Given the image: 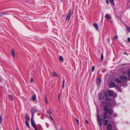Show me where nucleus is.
<instances>
[{"label":"nucleus","instance_id":"nucleus-1","mask_svg":"<svg viewBox=\"0 0 130 130\" xmlns=\"http://www.w3.org/2000/svg\"><path fill=\"white\" fill-rule=\"evenodd\" d=\"M104 112L103 115L101 116L102 118L100 119L99 115H97V119L99 126L101 127L103 125L106 126L107 125L108 120H106L107 118L109 121L113 118H115L117 116L116 113H114V111L111 108H109L107 106L105 105L104 107Z\"/></svg>","mask_w":130,"mask_h":130},{"label":"nucleus","instance_id":"nucleus-2","mask_svg":"<svg viewBox=\"0 0 130 130\" xmlns=\"http://www.w3.org/2000/svg\"><path fill=\"white\" fill-rule=\"evenodd\" d=\"M72 14V12L71 9H70L69 11L68 15L67 16L66 18V20H68V21H70V18L71 17V15Z\"/></svg>","mask_w":130,"mask_h":130},{"label":"nucleus","instance_id":"nucleus-3","mask_svg":"<svg viewBox=\"0 0 130 130\" xmlns=\"http://www.w3.org/2000/svg\"><path fill=\"white\" fill-rule=\"evenodd\" d=\"M31 125L34 129L35 130H37L38 129L37 127L36 124L35 122H34L33 120H32H32H31Z\"/></svg>","mask_w":130,"mask_h":130},{"label":"nucleus","instance_id":"nucleus-4","mask_svg":"<svg viewBox=\"0 0 130 130\" xmlns=\"http://www.w3.org/2000/svg\"><path fill=\"white\" fill-rule=\"evenodd\" d=\"M106 92L105 93H101L100 95V100H102L104 98L105 96L106 95Z\"/></svg>","mask_w":130,"mask_h":130},{"label":"nucleus","instance_id":"nucleus-5","mask_svg":"<svg viewBox=\"0 0 130 130\" xmlns=\"http://www.w3.org/2000/svg\"><path fill=\"white\" fill-rule=\"evenodd\" d=\"M115 85L116 84L114 82H111L110 83V84L109 86V87L110 88H113L115 87Z\"/></svg>","mask_w":130,"mask_h":130},{"label":"nucleus","instance_id":"nucleus-6","mask_svg":"<svg viewBox=\"0 0 130 130\" xmlns=\"http://www.w3.org/2000/svg\"><path fill=\"white\" fill-rule=\"evenodd\" d=\"M120 78L123 81H125L127 79V77L126 76L122 75L120 76Z\"/></svg>","mask_w":130,"mask_h":130},{"label":"nucleus","instance_id":"nucleus-7","mask_svg":"<svg viewBox=\"0 0 130 130\" xmlns=\"http://www.w3.org/2000/svg\"><path fill=\"white\" fill-rule=\"evenodd\" d=\"M114 81L118 84H120L122 83V82L119 78H117L114 79Z\"/></svg>","mask_w":130,"mask_h":130},{"label":"nucleus","instance_id":"nucleus-8","mask_svg":"<svg viewBox=\"0 0 130 130\" xmlns=\"http://www.w3.org/2000/svg\"><path fill=\"white\" fill-rule=\"evenodd\" d=\"M106 95L105 96V99L106 101H107L109 102L110 100V97L108 96L107 93H106Z\"/></svg>","mask_w":130,"mask_h":130},{"label":"nucleus","instance_id":"nucleus-9","mask_svg":"<svg viewBox=\"0 0 130 130\" xmlns=\"http://www.w3.org/2000/svg\"><path fill=\"white\" fill-rule=\"evenodd\" d=\"M107 130H112V126L110 123L108 124L107 127Z\"/></svg>","mask_w":130,"mask_h":130},{"label":"nucleus","instance_id":"nucleus-10","mask_svg":"<svg viewBox=\"0 0 130 130\" xmlns=\"http://www.w3.org/2000/svg\"><path fill=\"white\" fill-rule=\"evenodd\" d=\"M101 82V79L99 77H98L97 80V84L98 85L100 86Z\"/></svg>","mask_w":130,"mask_h":130},{"label":"nucleus","instance_id":"nucleus-11","mask_svg":"<svg viewBox=\"0 0 130 130\" xmlns=\"http://www.w3.org/2000/svg\"><path fill=\"white\" fill-rule=\"evenodd\" d=\"M108 93L110 97H112L113 95V93L112 91L110 90H109L108 91Z\"/></svg>","mask_w":130,"mask_h":130},{"label":"nucleus","instance_id":"nucleus-12","mask_svg":"<svg viewBox=\"0 0 130 130\" xmlns=\"http://www.w3.org/2000/svg\"><path fill=\"white\" fill-rule=\"evenodd\" d=\"M8 13V12L7 11L3 12L2 13H0V15L1 17H2L3 15H7Z\"/></svg>","mask_w":130,"mask_h":130},{"label":"nucleus","instance_id":"nucleus-13","mask_svg":"<svg viewBox=\"0 0 130 130\" xmlns=\"http://www.w3.org/2000/svg\"><path fill=\"white\" fill-rule=\"evenodd\" d=\"M26 116L25 117L26 121H29L30 120V118L29 117L27 113L26 114Z\"/></svg>","mask_w":130,"mask_h":130},{"label":"nucleus","instance_id":"nucleus-14","mask_svg":"<svg viewBox=\"0 0 130 130\" xmlns=\"http://www.w3.org/2000/svg\"><path fill=\"white\" fill-rule=\"evenodd\" d=\"M94 27L96 28L97 30H98L99 28L98 26V24L96 23H94L93 24Z\"/></svg>","mask_w":130,"mask_h":130},{"label":"nucleus","instance_id":"nucleus-15","mask_svg":"<svg viewBox=\"0 0 130 130\" xmlns=\"http://www.w3.org/2000/svg\"><path fill=\"white\" fill-rule=\"evenodd\" d=\"M105 18L109 20L111 19V17L109 15L108 13H106L105 16Z\"/></svg>","mask_w":130,"mask_h":130},{"label":"nucleus","instance_id":"nucleus-16","mask_svg":"<svg viewBox=\"0 0 130 130\" xmlns=\"http://www.w3.org/2000/svg\"><path fill=\"white\" fill-rule=\"evenodd\" d=\"M11 54L13 57H14L15 55L14 50L13 49H12L11 50Z\"/></svg>","mask_w":130,"mask_h":130},{"label":"nucleus","instance_id":"nucleus-17","mask_svg":"<svg viewBox=\"0 0 130 130\" xmlns=\"http://www.w3.org/2000/svg\"><path fill=\"white\" fill-rule=\"evenodd\" d=\"M52 75L53 76H58V74L55 72L53 71L52 73Z\"/></svg>","mask_w":130,"mask_h":130},{"label":"nucleus","instance_id":"nucleus-18","mask_svg":"<svg viewBox=\"0 0 130 130\" xmlns=\"http://www.w3.org/2000/svg\"><path fill=\"white\" fill-rule=\"evenodd\" d=\"M32 100L33 101H35L36 98V95H34L32 97Z\"/></svg>","mask_w":130,"mask_h":130},{"label":"nucleus","instance_id":"nucleus-19","mask_svg":"<svg viewBox=\"0 0 130 130\" xmlns=\"http://www.w3.org/2000/svg\"><path fill=\"white\" fill-rule=\"evenodd\" d=\"M126 29L127 31V34H128V32L130 31V28L129 27L126 26Z\"/></svg>","mask_w":130,"mask_h":130},{"label":"nucleus","instance_id":"nucleus-20","mask_svg":"<svg viewBox=\"0 0 130 130\" xmlns=\"http://www.w3.org/2000/svg\"><path fill=\"white\" fill-rule=\"evenodd\" d=\"M25 123L26 126L28 127L29 128V125L28 121H25Z\"/></svg>","mask_w":130,"mask_h":130},{"label":"nucleus","instance_id":"nucleus-21","mask_svg":"<svg viewBox=\"0 0 130 130\" xmlns=\"http://www.w3.org/2000/svg\"><path fill=\"white\" fill-rule=\"evenodd\" d=\"M9 98L10 100L12 101H13V98L12 96L11 95H9Z\"/></svg>","mask_w":130,"mask_h":130},{"label":"nucleus","instance_id":"nucleus-22","mask_svg":"<svg viewBox=\"0 0 130 130\" xmlns=\"http://www.w3.org/2000/svg\"><path fill=\"white\" fill-rule=\"evenodd\" d=\"M59 59L62 62L63 61V57L61 56H60L59 57Z\"/></svg>","mask_w":130,"mask_h":130},{"label":"nucleus","instance_id":"nucleus-23","mask_svg":"<svg viewBox=\"0 0 130 130\" xmlns=\"http://www.w3.org/2000/svg\"><path fill=\"white\" fill-rule=\"evenodd\" d=\"M31 111L32 113H35L36 111V110L35 109H33L31 110Z\"/></svg>","mask_w":130,"mask_h":130},{"label":"nucleus","instance_id":"nucleus-24","mask_svg":"<svg viewBox=\"0 0 130 130\" xmlns=\"http://www.w3.org/2000/svg\"><path fill=\"white\" fill-rule=\"evenodd\" d=\"M110 2L113 6L114 5V0H109Z\"/></svg>","mask_w":130,"mask_h":130},{"label":"nucleus","instance_id":"nucleus-25","mask_svg":"<svg viewBox=\"0 0 130 130\" xmlns=\"http://www.w3.org/2000/svg\"><path fill=\"white\" fill-rule=\"evenodd\" d=\"M65 81V79H63V81L62 82L63 88V89L64 88V84Z\"/></svg>","mask_w":130,"mask_h":130},{"label":"nucleus","instance_id":"nucleus-26","mask_svg":"<svg viewBox=\"0 0 130 130\" xmlns=\"http://www.w3.org/2000/svg\"><path fill=\"white\" fill-rule=\"evenodd\" d=\"M101 103L102 104H102H108V103L107 102H106L104 101L102 102H101Z\"/></svg>","mask_w":130,"mask_h":130},{"label":"nucleus","instance_id":"nucleus-27","mask_svg":"<svg viewBox=\"0 0 130 130\" xmlns=\"http://www.w3.org/2000/svg\"><path fill=\"white\" fill-rule=\"evenodd\" d=\"M104 56L103 53H102L101 54V60L102 61L103 59Z\"/></svg>","mask_w":130,"mask_h":130},{"label":"nucleus","instance_id":"nucleus-28","mask_svg":"<svg viewBox=\"0 0 130 130\" xmlns=\"http://www.w3.org/2000/svg\"><path fill=\"white\" fill-rule=\"evenodd\" d=\"M118 38V36H115L113 38V40H115L117 39Z\"/></svg>","mask_w":130,"mask_h":130},{"label":"nucleus","instance_id":"nucleus-29","mask_svg":"<svg viewBox=\"0 0 130 130\" xmlns=\"http://www.w3.org/2000/svg\"><path fill=\"white\" fill-rule=\"evenodd\" d=\"M45 101L46 103V104H47L48 103V101L47 100V98L46 96H45Z\"/></svg>","mask_w":130,"mask_h":130},{"label":"nucleus","instance_id":"nucleus-30","mask_svg":"<svg viewBox=\"0 0 130 130\" xmlns=\"http://www.w3.org/2000/svg\"><path fill=\"white\" fill-rule=\"evenodd\" d=\"M95 66H93L92 67V72H93L94 70L95 69Z\"/></svg>","mask_w":130,"mask_h":130},{"label":"nucleus","instance_id":"nucleus-31","mask_svg":"<svg viewBox=\"0 0 130 130\" xmlns=\"http://www.w3.org/2000/svg\"><path fill=\"white\" fill-rule=\"evenodd\" d=\"M2 118L1 116H0V123L1 124H2Z\"/></svg>","mask_w":130,"mask_h":130},{"label":"nucleus","instance_id":"nucleus-32","mask_svg":"<svg viewBox=\"0 0 130 130\" xmlns=\"http://www.w3.org/2000/svg\"><path fill=\"white\" fill-rule=\"evenodd\" d=\"M128 75L129 77H130V70H129L128 72Z\"/></svg>","mask_w":130,"mask_h":130},{"label":"nucleus","instance_id":"nucleus-33","mask_svg":"<svg viewBox=\"0 0 130 130\" xmlns=\"http://www.w3.org/2000/svg\"><path fill=\"white\" fill-rule=\"evenodd\" d=\"M47 112L50 114H51V112L50 111V110H48L47 111Z\"/></svg>","mask_w":130,"mask_h":130},{"label":"nucleus","instance_id":"nucleus-34","mask_svg":"<svg viewBox=\"0 0 130 130\" xmlns=\"http://www.w3.org/2000/svg\"><path fill=\"white\" fill-rule=\"evenodd\" d=\"M34 82V80L32 78H31L30 80V83H32Z\"/></svg>","mask_w":130,"mask_h":130},{"label":"nucleus","instance_id":"nucleus-35","mask_svg":"<svg viewBox=\"0 0 130 130\" xmlns=\"http://www.w3.org/2000/svg\"><path fill=\"white\" fill-rule=\"evenodd\" d=\"M34 113H32V117H31V120H32H32H33V117H34Z\"/></svg>","mask_w":130,"mask_h":130},{"label":"nucleus","instance_id":"nucleus-36","mask_svg":"<svg viewBox=\"0 0 130 130\" xmlns=\"http://www.w3.org/2000/svg\"><path fill=\"white\" fill-rule=\"evenodd\" d=\"M75 119L76 120V122H77L78 125H79V120L77 119L76 118H75Z\"/></svg>","mask_w":130,"mask_h":130},{"label":"nucleus","instance_id":"nucleus-37","mask_svg":"<svg viewBox=\"0 0 130 130\" xmlns=\"http://www.w3.org/2000/svg\"><path fill=\"white\" fill-rule=\"evenodd\" d=\"M61 96V94H59L58 95V98L59 100V99L60 98Z\"/></svg>","mask_w":130,"mask_h":130},{"label":"nucleus","instance_id":"nucleus-38","mask_svg":"<svg viewBox=\"0 0 130 130\" xmlns=\"http://www.w3.org/2000/svg\"><path fill=\"white\" fill-rule=\"evenodd\" d=\"M106 2L107 4H109V1L108 0H106Z\"/></svg>","mask_w":130,"mask_h":130},{"label":"nucleus","instance_id":"nucleus-39","mask_svg":"<svg viewBox=\"0 0 130 130\" xmlns=\"http://www.w3.org/2000/svg\"><path fill=\"white\" fill-rule=\"evenodd\" d=\"M49 116H50V117L51 118V119H52V120H53V118H52V116H51L50 115H49Z\"/></svg>","mask_w":130,"mask_h":130},{"label":"nucleus","instance_id":"nucleus-40","mask_svg":"<svg viewBox=\"0 0 130 130\" xmlns=\"http://www.w3.org/2000/svg\"><path fill=\"white\" fill-rule=\"evenodd\" d=\"M128 42H130V38L129 37L128 38Z\"/></svg>","mask_w":130,"mask_h":130},{"label":"nucleus","instance_id":"nucleus-41","mask_svg":"<svg viewBox=\"0 0 130 130\" xmlns=\"http://www.w3.org/2000/svg\"><path fill=\"white\" fill-rule=\"evenodd\" d=\"M60 130H64L63 127L61 126V129H60Z\"/></svg>","mask_w":130,"mask_h":130},{"label":"nucleus","instance_id":"nucleus-42","mask_svg":"<svg viewBox=\"0 0 130 130\" xmlns=\"http://www.w3.org/2000/svg\"><path fill=\"white\" fill-rule=\"evenodd\" d=\"M85 122L86 123H87V124L88 123V121L87 120H86Z\"/></svg>","mask_w":130,"mask_h":130},{"label":"nucleus","instance_id":"nucleus-43","mask_svg":"<svg viewBox=\"0 0 130 130\" xmlns=\"http://www.w3.org/2000/svg\"><path fill=\"white\" fill-rule=\"evenodd\" d=\"M116 88H118V85H117L116 86Z\"/></svg>","mask_w":130,"mask_h":130},{"label":"nucleus","instance_id":"nucleus-44","mask_svg":"<svg viewBox=\"0 0 130 130\" xmlns=\"http://www.w3.org/2000/svg\"><path fill=\"white\" fill-rule=\"evenodd\" d=\"M124 53L125 54H126L127 55H128L126 53Z\"/></svg>","mask_w":130,"mask_h":130},{"label":"nucleus","instance_id":"nucleus-45","mask_svg":"<svg viewBox=\"0 0 130 130\" xmlns=\"http://www.w3.org/2000/svg\"><path fill=\"white\" fill-rule=\"evenodd\" d=\"M97 113H98V110H97Z\"/></svg>","mask_w":130,"mask_h":130},{"label":"nucleus","instance_id":"nucleus-46","mask_svg":"<svg viewBox=\"0 0 130 130\" xmlns=\"http://www.w3.org/2000/svg\"><path fill=\"white\" fill-rule=\"evenodd\" d=\"M129 1L128 2V3H128V4L129 3Z\"/></svg>","mask_w":130,"mask_h":130},{"label":"nucleus","instance_id":"nucleus-47","mask_svg":"<svg viewBox=\"0 0 130 130\" xmlns=\"http://www.w3.org/2000/svg\"><path fill=\"white\" fill-rule=\"evenodd\" d=\"M56 130H58L57 129V128H56Z\"/></svg>","mask_w":130,"mask_h":130},{"label":"nucleus","instance_id":"nucleus-48","mask_svg":"<svg viewBox=\"0 0 130 130\" xmlns=\"http://www.w3.org/2000/svg\"><path fill=\"white\" fill-rule=\"evenodd\" d=\"M1 17V16L0 15V17Z\"/></svg>","mask_w":130,"mask_h":130},{"label":"nucleus","instance_id":"nucleus-49","mask_svg":"<svg viewBox=\"0 0 130 130\" xmlns=\"http://www.w3.org/2000/svg\"><path fill=\"white\" fill-rule=\"evenodd\" d=\"M16 130H17V129Z\"/></svg>","mask_w":130,"mask_h":130}]
</instances>
